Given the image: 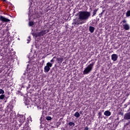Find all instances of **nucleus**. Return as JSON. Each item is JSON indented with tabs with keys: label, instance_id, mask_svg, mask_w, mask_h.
<instances>
[{
	"label": "nucleus",
	"instance_id": "nucleus-9",
	"mask_svg": "<svg viewBox=\"0 0 130 130\" xmlns=\"http://www.w3.org/2000/svg\"><path fill=\"white\" fill-rule=\"evenodd\" d=\"M120 46V44H119V43H115L114 44V47L115 49H117L118 48H119Z\"/></svg>",
	"mask_w": 130,
	"mask_h": 130
},
{
	"label": "nucleus",
	"instance_id": "nucleus-33",
	"mask_svg": "<svg viewBox=\"0 0 130 130\" xmlns=\"http://www.w3.org/2000/svg\"><path fill=\"white\" fill-rule=\"evenodd\" d=\"M122 23H126V20H123Z\"/></svg>",
	"mask_w": 130,
	"mask_h": 130
},
{
	"label": "nucleus",
	"instance_id": "nucleus-26",
	"mask_svg": "<svg viewBox=\"0 0 130 130\" xmlns=\"http://www.w3.org/2000/svg\"><path fill=\"white\" fill-rule=\"evenodd\" d=\"M5 91L2 89H0V94H4Z\"/></svg>",
	"mask_w": 130,
	"mask_h": 130
},
{
	"label": "nucleus",
	"instance_id": "nucleus-1",
	"mask_svg": "<svg viewBox=\"0 0 130 130\" xmlns=\"http://www.w3.org/2000/svg\"><path fill=\"white\" fill-rule=\"evenodd\" d=\"M91 16V13L88 11H80L79 14V19L81 21L88 20Z\"/></svg>",
	"mask_w": 130,
	"mask_h": 130
},
{
	"label": "nucleus",
	"instance_id": "nucleus-14",
	"mask_svg": "<svg viewBox=\"0 0 130 130\" xmlns=\"http://www.w3.org/2000/svg\"><path fill=\"white\" fill-rule=\"evenodd\" d=\"M57 60L58 63H61V62H62V61L63 60V58H57Z\"/></svg>",
	"mask_w": 130,
	"mask_h": 130
},
{
	"label": "nucleus",
	"instance_id": "nucleus-38",
	"mask_svg": "<svg viewBox=\"0 0 130 130\" xmlns=\"http://www.w3.org/2000/svg\"><path fill=\"white\" fill-rule=\"evenodd\" d=\"M89 10H92V8H89Z\"/></svg>",
	"mask_w": 130,
	"mask_h": 130
},
{
	"label": "nucleus",
	"instance_id": "nucleus-30",
	"mask_svg": "<svg viewBox=\"0 0 130 130\" xmlns=\"http://www.w3.org/2000/svg\"><path fill=\"white\" fill-rule=\"evenodd\" d=\"M72 24H73V25H77V22L76 21H75L74 22H73Z\"/></svg>",
	"mask_w": 130,
	"mask_h": 130
},
{
	"label": "nucleus",
	"instance_id": "nucleus-5",
	"mask_svg": "<svg viewBox=\"0 0 130 130\" xmlns=\"http://www.w3.org/2000/svg\"><path fill=\"white\" fill-rule=\"evenodd\" d=\"M22 79L25 80L26 79L29 78V73H28V70H25L24 73L22 76Z\"/></svg>",
	"mask_w": 130,
	"mask_h": 130
},
{
	"label": "nucleus",
	"instance_id": "nucleus-29",
	"mask_svg": "<svg viewBox=\"0 0 130 130\" xmlns=\"http://www.w3.org/2000/svg\"><path fill=\"white\" fill-rule=\"evenodd\" d=\"M4 35H6V34L1 33L0 34V37H4Z\"/></svg>",
	"mask_w": 130,
	"mask_h": 130
},
{
	"label": "nucleus",
	"instance_id": "nucleus-35",
	"mask_svg": "<svg viewBox=\"0 0 130 130\" xmlns=\"http://www.w3.org/2000/svg\"><path fill=\"white\" fill-rule=\"evenodd\" d=\"M80 114H83V111H81L80 112Z\"/></svg>",
	"mask_w": 130,
	"mask_h": 130
},
{
	"label": "nucleus",
	"instance_id": "nucleus-10",
	"mask_svg": "<svg viewBox=\"0 0 130 130\" xmlns=\"http://www.w3.org/2000/svg\"><path fill=\"white\" fill-rule=\"evenodd\" d=\"M123 28L125 30H129V25H128V24H123Z\"/></svg>",
	"mask_w": 130,
	"mask_h": 130
},
{
	"label": "nucleus",
	"instance_id": "nucleus-2",
	"mask_svg": "<svg viewBox=\"0 0 130 130\" xmlns=\"http://www.w3.org/2000/svg\"><path fill=\"white\" fill-rule=\"evenodd\" d=\"M94 62H92L91 64L88 65V66L85 68L83 72V75H87L89 74L92 70H93V67H94Z\"/></svg>",
	"mask_w": 130,
	"mask_h": 130
},
{
	"label": "nucleus",
	"instance_id": "nucleus-31",
	"mask_svg": "<svg viewBox=\"0 0 130 130\" xmlns=\"http://www.w3.org/2000/svg\"><path fill=\"white\" fill-rule=\"evenodd\" d=\"M119 120V116H118L117 118L115 120Z\"/></svg>",
	"mask_w": 130,
	"mask_h": 130
},
{
	"label": "nucleus",
	"instance_id": "nucleus-3",
	"mask_svg": "<svg viewBox=\"0 0 130 130\" xmlns=\"http://www.w3.org/2000/svg\"><path fill=\"white\" fill-rule=\"evenodd\" d=\"M52 67V63L48 62L47 63L46 66L44 67L45 73H48L50 71V68Z\"/></svg>",
	"mask_w": 130,
	"mask_h": 130
},
{
	"label": "nucleus",
	"instance_id": "nucleus-34",
	"mask_svg": "<svg viewBox=\"0 0 130 130\" xmlns=\"http://www.w3.org/2000/svg\"><path fill=\"white\" fill-rule=\"evenodd\" d=\"M129 123H130V122L129 121L128 122L126 123V125H129Z\"/></svg>",
	"mask_w": 130,
	"mask_h": 130
},
{
	"label": "nucleus",
	"instance_id": "nucleus-37",
	"mask_svg": "<svg viewBox=\"0 0 130 130\" xmlns=\"http://www.w3.org/2000/svg\"><path fill=\"white\" fill-rule=\"evenodd\" d=\"M42 120V117H41L40 121H41Z\"/></svg>",
	"mask_w": 130,
	"mask_h": 130
},
{
	"label": "nucleus",
	"instance_id": "nucleus-36",
	"mask_svg": "<svg viewBox=\"0 0 130 130\" xmlns=\"http://www.w3.org/2000/svg\"><path fill=\"white\" fill-rule=\"evenodd\" d=\"M3 2H4V3L7 2V0H3Z\"/></svg>",
	"mask_w": 130,
	"mask_h": 130
},
{
	"label": "nucleus",
	"instance_id": "nucleus-17",
	"mask_svg": "<svg viewBox=\"0 0 130 130\" xmlns=\"http://www.w3.org/2000/svg\"><path fill=\"white\" fill-rule=\"evenodd\" d=\"M125 15H126V17L127 18L128 17H130V10H128L126 13H125Z\"/></svg>",
	"mask_w": 130,
	"mask_h": 130
},
{
	"label": "nucleus",
	"instance_id": "nucleus-6",
	"mask_svg": "<svg viewBox=\"0 0 130 130\" xmlns=\"http://www.w3.org/2000/svg\"><path fill=\"white\" fill-rule=\"evenodd\" d=\"M45 33H32V35L35 39H36L37 37H40V36H43V35H45Z\"/></svg>",
	"mask_w": 130,
	"mask_h": 130
},
{
	"label": "nucleus",
	"instance_id": "nucleus-15",
	"mask_svg": "<svg viewBox=\"0 0 130 130\" xmlns=\"http://www.w3.org/2000/svg\"><path fill=\"white\" fill-rule=\"evenodd\" d=\"M48 32H49V28L48 27L44 28L43 30V33H48Z\"/></svg>",
	"mask_w": 130,
	"mask_h": 130
},
{
	"label": "nucleus",
	"instance_id": "nucleus-24",
	"mask_svg": "<svg viewBox=\"0 0 130 130\" xmlns=\"http://www.w3.org/2000/svg\"><path fill=\"white\" fill-rule=\"evenodd\" d=\"M54 58H55V57H54L52 59H51L50 60V62H51V63H52V64H53V63H54Z\"/></svg>",
	"mask_w": 130,
	"mask_h": 130
},
{
	"label": "nucleus",
	"instance_id": "nucleus-11",
	"mask_svg": "<svg viewBox=\"0 0 130 130\" xmlns=\"http://www.w3.org/2000/svg\"><path fill=\"white\" fill-rule=\"evenodd\" d=\"M104 115H106V116H110L111 115V112L109 111H106L104 112Z\"/></svg>",
	"mask_w": 130,
	"mask_h": 130
},
{
	"label": "nucleus",
	"instance_id": "nucleus-8",
	"mask_svg": "<svg viewBox=\"0 0 130 130\" xmlns=\"http://www.w3.org/2000/svg\"><path fill=\"white\" fill-rule=\"evenodd\" d=\"M118 58V56L116 54H113L111 55V59L113 61H116Z\"/></svg>",
	"mask_w": 130,
	"mask_h": 130
},
{
	"label": "nucleus",
	"instance_id": "nucleus-18",
	"mask_svg": "<svg viewBox=\"0 0 130 130\" xmlns=\"http://www.w3.org/2000/svg\"><path fill=\"white\" fill-rule=\"evenodd\" d=\"M69 125H70V126H75V122H70L69 123Z\"/></svg>",
	"mask_w": 130,
	"mask_h": 130
},
{
	"label": "nucleus",
	"instance_id": "nucleus-21",
	"mask_svg": "<svg viewBox=\"0 0 130 130\" xmlns=\"http://www.w3.org/2000/svg\"><path fill=\"white\" fill-rule=\"evenodd\" d=\"M5 95L2 94L0 95V99L1 100H3L5 99Z\"/></svg>",
	"mask_w": 130,
	"mask_h": 130
},
{
	"label": "nucleus",
	"instance_id": "nucleus-40",
	"mask_svg": "<svg viewBox=\"0 0 130 130\" xmlns=\"http://www.w3.org/2000/svg\"><path fill=\"white\" fill-rule=\"evenodd\" d=\"M40 33H42V31H40Z\"/></svg>",
	"mask_w": 130,
	"mask_h": 130
},
{
	"label": "nucleus",
	"instance_id": "nucleus-7",
	"mask_svg": "<svg viewBox=\"0 0 130 130\" xmlns=\"http://www.w3.org/2000/svg\"><path fill=\"white\" fill-rule=\"evenodd\" d=\"M123 119L125 120H128L130 119V112L126 113L124 115Z\"/></svg>",
	"mask_w": 130,
	"mask_h": 130
},
{
	"label": "nucleus",
	"instance_id": "nucleus-25",
	"mask_svg": "<svg viewBox=\"0 0 130 130\" xmlns=\"http://www.w3.org/2000/svg\"><path fill=\"white\" fill-rule=\"evenodd\" d=\"M27 43H29L30 41H31V37L28 36V39H27Z\"/></svg>",
	"mask_w": 130,
	"mask_h": 130
},
{
	"label": "nucleus",
	"instance_id": "nucleus-19",
	"mask_svg": "<svg viewBox=\"0 0 130 130\" xmlns=\"http://www.w3.org/2000/svg\"><path fill=\"white\" fill-rule=\"evenodd\" d=\"M105 12V10H103L101 14H99V18H102V15H103V13Z\"/></svg>",
	"mask_w": 130,
	"mask_h": 130
},
{
	"label": "nucleus",
	"instance_id": "nucleus-27",
	"mask_svg": "<svg viewBox=\"0 0 130 130\" xmlns=\"http://www.w3.org/2000/svg\"><path fill=\"white\" fill-rule=\"evenodd\" d=\"M56 124H57L56 125H57V126L58 127V126H59V125H60V124H61V122H57L56 123Z\"/></svg>",
	"mask_w": 130,
	"mask_h": 130
},
{
	"label": "nucleus",
	"instance_id": "nucleus-20",
	"mask_svg": "<svg viewBox=\"0 0 130 130\" xmlns=\"http://www.w3.org/2000/svg\"><path fill=\"white\" fill-rule=\"evenodd\" d=\"M119 115H121V116H122V117H123V112H119L118 113V116H119Z\"/></svg>",
	"mask_w": 130,
	"mask_h": 130
},
{
	"label": "nucleus",
	"instance_id": "nucleus-12",
	"mask_svg": "<svg viewBox=\"0 0 130 130\" xmlns=\"http://www.w3.org/2000/svg\"><path fill=\"white\" fill-rule=\"evenodd\" d=\"M89 30L90 33H93L95 30V27L93 26H89Z\"/></svg>",
	"mask_w": 130,
	"mask_h": 130
},
{
	"label": "nucleus",
	"instance_id": "nucleus-28",
	"mask_svg": "<svg viewBox=\"0 0 130 130\" xmlns=\"http://www.w3.org/2000/svg\"><path fill=\"white\" fill-rule=\"evenodd\" d=\"M98 115H99V118H100L101 115H102V113H101V112H100L98 113Z\"/></svg>",
	"mask_w": 130,
	"mask_h": 130
},
{
	"label": "nucleus",
	"instance_id": "nucleus-13",
	"mask_svg": "<svg viewBox=\"0 0 130 130\" xmlns=\"http://www.w3.org/2000/svg\"><path fill=\"white\" fill-rule=\"evenodd\" d=\"M98 10H99V8H98V9H95L94 10H93V12L92 13V17H94V16L96 15V14H97V12H98Z\"/></svg>",
	"mask_w": 130,
	"mask_h": 130
},
{
	"label": "nucleus",
	"instance_id": "nucleus-32",
	"mask_svg": "<svg viewBox=\"0 0 130 130\" xmlns=\"http://www.w3.org/2000/svg\"><path fill=\"white\" fill-rule=\"evenodd\" d=\"M20 117H22V118H24L25 119V116H24L23 115H20Z\"/></svg>",
	"mask_w": 130,
	"mask_h": 130
},
{
	"label": "nucleus",
	"instance_id": "nucleus-16",
	"mask_svg": "<svg viewBox=\"0 0 130 130\" xmlns=\"http://www.w3.org/2000/svg\"><path fill=\"white\" fill-rule=\"evenodd\" d=\"M74 116H75V117H77V118H79V117H80V113L76 112L74 114Z\"/></svg>",
	"mask_w": 130,
	"mask_h": 130
},
{
	"label": "nucleus",
	"instance_id": "nucleus-22",
	"mask_svg": "<svg viewBox=\"0 0 130 130\" xmlns=\"http://www.w3.org/2000/svg\"><path fill=\"white\" fill-rule=\"evenodd\" d=\"M46 119L47 120H51V119H52V118H51V116H47Z\"/></svg>",
	"mask_w": 130,
	"mask_h": 130
},
{
	"label": "nucleus",
	"instance_id": "nucleus-4",
	"mask_svg": "<svg viewBox=\"0 0 130 130\" xmlns=\"http://www.w3.org/2000/svg\"><path fill=\"white\" fill-rule=\"evenodd\" d=\"M0 20L2 23H6L11 21V20L5 17V16H0Z\"/></svg>",
	"mask_w": 130,
	"mask_h": 130
},
{
	"label": "nucleus",
	"instance_id": "nucleus-23",
	"mask_svg": "<svg viewBox=\"0 0 130 130\" xmlns=\"http://www.w3.org/2000/svg\"><path fill=\"white\" fill-rule=\"evenodd\" d=\"M33 25H34V22L33 21H30L29 22V26H30V27L33 26Z\"/></svg>",
	"mask_w": 130,
	"mask_h": 130
},
{
	"label": "nucleus",
	"instance_id": "nucleus-39",
	"mask_svg": "<svg viewBox=\"0 0 130 130\" xmlns=\"http://www.w3.org/2000/svg\"><path fill=\"white\" fill-rule=\"evenodd\" d=\"M17 39H18V40H20V38H18Z\"/></svg>",
	"mask_w": 130,
	"mask_h": 130
}]
</instances>
